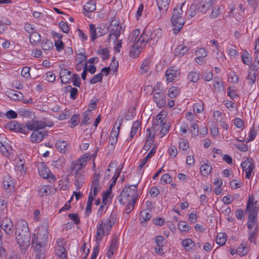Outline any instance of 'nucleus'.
<instances>
[{"mask_svg": "<svg viewBox=\"0 0 259 259\" xmlns=\"http://www.w3.org/2000/svg\"><path fill=\"white\" fill-rule=\"evenodd\" d=\"M139 128L141 129V123L138 120L134 121L133 123L132 127L130 133V138L127 139V140L129 141L132 140L133 138L137 133V132Z\"/></svg>", "mask_w": 259, "mask_h": 259, "instance_id": "obj_31", "label": "nucleus"}, {"mask_svg": "<svg viewBox=\"0 0 259 259\" xmlns=\"http://www.w3.org/2000/svg\"><path fill=\"white\" fill-rule=\"evenodd\" d=\"M159 12H157L155 15L154 19L156 21H158L159 20L162 19L165 17L167 10L164 9H158Z\"/></svg>", "mask_w": 259, "mask_h": 259, "instance_id": "obj_58", "label": "nucleus"}, {"mask_svg": "<svg viewBox=\"0 0 259 259\" xmlns=\"http://www.w3.org/2000/svg\"><path fill=\"white\" fill-rule=\"evenodd\" d=\"M0 151L7 157L12 158L13 156L12 148L4 137L0 136Z\"/></svg>", "mask_w": 259, "mask_h": 259, "instance_id": "obj_9", "label": "nucleus"}, {"mask_svg": "<svg viewBox=\"0 0 259 259\" xmlns=\"http://www.w3.org/2000/svg\"><path fill=\"white\" fill-rule=\"evenodd\" d=\"M67 143L66 141L58 140L56 141V146L57 149L61 153H65L66 150Z\"/></svg>", "mask_w": 259, "mask_h": 259, "instance_id": "obj_40", "label": "nucleus"}, {"mask_svg": "<svg viewBox=\"0 0 259 259\" xmlns=\"http://www.w3.org/2000/svg\"><path fill=\"white\" fill-rule=\"evenodd\" d=\"M118 120V119L116 120V121L115 123L114 126H113L110 134V137L116 138L117 139L119 133V130L121 124V123L123 121V119L121 118L119 120V122L117 123V121Z\"/></svg>", "mask_w": 259, "mask_h": 259, "instance_id": "obj_23", "label": "nucleus"}, {"mask_svg": "<svg viewBox=\"0 0 259 259\" xmlns=\"http://www.w3.org/2000/svg\"><path fill=\"white\" fill-rule=\"evenodd\" d=\"M182 245L187 251H191L195 246V243L189 238L184 239L182 241Z\"/></svg>", "mask_w": 259, "mask_h": 259, "instance_id": "obj_28", "label": "nucleus"}, {"mask_svg": "<svg viewBox=\"0 0 259 259\" xmlns=\"http://www.w3.org/2000/svg\"><path fill=\"white\" fill-rule=\"evenodd\" d=\"M168 96L171 98H174L176 97L180 93V89L176 87H171L168 89Z\"/></svg>", "mask_w": 259, "mask_h": 259, "instance_id": "obj_49", "label": "nucleus"}, {"mask_svg": "<svg viewBox=\"0 0 259 259\" xmlns=\"http://www.w3.org/2000/svg\"><path fill=\"white\" fill-rule=\"evenodd\" d=\"M153 97L154 101L159 108H162L166 104V95L160 90L154 89L153 90Z\"/></svg>", "mask_w": 259, "mask_h": 259, "instance_id": "obj_10", "label": "nucleus"}, {"mask_svg": "<svg viewBox=\"0 0 259 259\" xmlns=\"http://www.w3.org/2000/svg\"><path fill=\"white\" fill-rule=\"evenodd\" d=\"M8 96L14 100H19L23 98V94L19 91L10 90L7 92Z\"/></svg>", "mask_w": 259, "mask_h": 259, "instance_id": "obj_32", "label": "nucleus"}, {"mask_svg": "<svg viewBox=\"0 0 259 259\" xmlns=\"http://www.w3.org/2000/svg\"><path fill=\"white\" fill-rule=\"evenodd\" d=\"M41 232L40 229H39L38 234H33L32 238V244H36V246H35V259H44L45 257L44 252L39 249L47 240L48 232L47 230L44 234H41Z\"/></svg>", "mask_w": 259, "mask_h": 259, "instance_id": "obj_2", "label": "nucleus"}, {"mask_svg": "<svg viewBox=\"0 0 259 259\" xmlns=\"http://www.w3.org/2000/svg\"><path fill=\"white\" fill-rule=\"evenodd\" d=\"M103 76V73L101 72L94 75L93 77L90 80V83L91 84H95L98 82L102 81Z\"/></svg>", "mask_w": 259, "mask_h": 259, "instance_id": "obj_59", "label": "nucleus"}, {"mask_svg": "<svg viewBox=\"0 0 259 259\" xmlns=\"http://www.w3.org/2000/svg\"><path fill=\"white\" fill-rule=\"evenodd\" d=\"M211 166L208 163L202 164L200 167V172L203 176H207L211 170Z\"/></svg>", "mask_w": 259, "mask_h": 259, "instance_id": "obj_44", "label": "nucleus"}, {"mask_svg": "<svg viewBox=\"0 0 259 259\" xmlns=\"http://www.w3.org/2000/svg\"><path fill=\"white\" fill-rule=\"evenodd\" d=\"M101 189V186L100 185L99 179L98 175L95 174V177L93 180L91 189L92 194L94 196V199L96 197L98 193L100 192Z\"/></svg>", "mask_w": 259, "mask_h": 259, "instance_id": "obj_18", "label": "nucleus"}, {"mask_svg": "<svg viewBox=\"0 0 259 259\" xmlns=\"http://www.w3.org/2000/svg\"><path fill=\"white\" fill-rule=\"evenodd\" d=\"M242 59L243 63L247 65H250L251 63V58L247 52H244L242 53Z\"/></svg>", "mask_w": 259, "mask_h": 259, "instance_id": "obj_55", "label": "nucleus"}, {"mask_svg": "<svg viewBox=\"0 0 259 259\" xmlns=\"http://www.w3.org/2000/svg\"><path fill=\"white\" fill-rule=\"evenodd\" d=\"M199 12V11H198V6L196 4H192L186 12V14L189 18H191Z\"/></svg>", "mask_w": 259, "mask_h": 259, "instance_id": "obj_29", "label": "nucleus"}, {"mask_svg": "<svg viewBox=\"0 0 259 259\" xmlns=\"http://www.w3.org/2000/svg\"><path fill=\"white\" fill-rule=\"evenodd\" d=\"M164 116L165 115L163 114V112H160L156 116L155 122L153 126L156 127L159 126L160 124H162Z\"/></svg>", "mask_w": 259, "mask_h": 259, "instance_id": "obj_54", "label": "nucleus"}, {"mask_svg": "<svg viewBox=\"0 0 259 259\" xmlns=\"http://www.w3.org/2000/svg\"><path fill=\"white\" fill-rule=\"evenodd\" d=\"M243 171L245 172V178L250 179L253 169L254 168V163L251 158H247L241 164Z\"/></svg>", "mask_w": 259, "mask_h": 259, "instance_id": "obj_13", "label": "nucleus"}, {"mask_svg": "<svg viewBox=\"0 0 259 259\" xmlns=\"http://www.w3.org/2000/svg\"><path fill=\"white\" fill-rule=\"evenodd\" d=\"M71 73L70 71L67 69H62L60 72V76L61 82L63 84H66L70 80Z\"/></svg>", "mask_w": 259, "mask_h": 259, "instance_id": "obj_24", "label": "nucleus"}, {"mask_svg": "<svg viewBox=\"0 0 259 259\" xmlns=\"http://www.w3.org/2000/svg\"><path fill=\"white\" fill-rule=\"evenodd\" d=\"M65 90L66 92H70V97L72 99L74 100L77 98L78 90L76 88H72L71 85H67Z\"/></svg>", "mask_w": 259, "mask_h": 259, "instance_id": "obj_46", "label": "nucleus"}, {"mask_svg": "<svg viewBox=\"0 0 259 259\" xmlns=\"http://www.w3.org/2000/svg\"><path fill=\"white\" fill-rule=\"evenodd\" d=\"M74 177V184L76 190H79L82 187L85 180L84 174L73 175Z\"/></svg>", "mask_w": 259, "mask_h": 259, "instance_id": "obj_22", "label": "nucleus"}, {"mask_svg": "<svg viewBox=\"0 0 259 259\" xmlns=\"http://www.w3.org/2000/svg\"><path fill=\"white\" fill-rule=\"evenodd\" d=\"M226 234L224 233H220L217 235L216 238V242L219 245L222 246L224 245L226 242Z\"/></svg>", "mask_w": 259, "mask_h": 259, "instance_id": "obj_47", "label": "nucleus"}, {"mask_svg": "<svg viewBox=\"0 0 259 259\" xmlns=\"http://www.w3.org/2000/svg\"><path fill=\"white\" fill-rule=\"evenodd\" d=\"M30 233L16 236L17 243L21 249L25 250L30 244Z\"/></svg>", "mask_w": 259, "mask_h": 259, "instance_id": "obj_14", "label": "nucleus"}, {"mask_svg": "<svg viewBox=\"0 0 259 259\" xmlns=\"http://www.w3.org/2000/svg\"><path fill=\"white\" fill-rule=\"evenodd\" d=\"M52 164L54 167L60 169L64 166L65 163L62 159H59L53 161Z\"/></svg>", "mask_w": 259, "mask_h": 259, "instance_id": "obj_64", "label": "nucleus"}, {"mask_svg": "<svg viewBox=\"0 0 259 259\" xmlns=\"http://www.w3.org/2000/svg\"><path fill=\"white\" fill-rule=\"evenodd\" d=\"M152 217L150 210L146 209L141 211L139 219L142 224L146 223Z\"/></svg>", "mask_w": 259, "mask_h": 259, "instance_id": "obj_27", "label": "nucleus"}, {"mask_svg": "<svg viewBox=\"0 0 259 259\" xmlns=\"http://www.w3.org/2000/svg\"><path fill=\"white\" fill-rule=\"evenodd\" d=\"M36 120L28 121L25 123L26 129L28 133V130L37 131Z\"/></svg>", "mask_w": 259, "mask_h": 259, "instance_id": "obj_50", "label": "nucleus"}, {"mask_svg": "<svg viewBox=\"0 0 259 259\" xmlns=\"http://www.w3.org/2000/svg\"><path fill=\"white\" fill-rule=\"evenodd\" d=\"M189 147L188 142L187 140L181 139L179 142V148L183 151H186Z\"/></svg>", "mask_w": 259, "mask_h": 259, "instance_id": "obj_62", "label": "nucleus"}, {"mask_svg": "<svg viewBox=\"0 0 259 259\" xmlns=\"http://www.w3.org/2000/svg\"><path fill=\"white\" fill-rule=\"evenodd\" d=\"M185 3H183L180 7L174 9L173 11V14L171 18L180 19L183 18L182 15L183 14L182 7L185 5Z\"/></svg>", "mask_w": 259, "mask_h": 259, "instance_id": "obj_39", "label": "nucleus"}, {"mask_svg": "<svg viewBox=\"0 0 259 259\" xmlns=\"http://www.w3.org/2000/svg\"><path fill=\"white\" fill-rule=\"evenodd\" d=\"M257 223V215H248V219L247 223V225L248 229L251 230L254 227H256Z\"/></svg>", "mask_w": 259, "mask_h": 259, "instance_id": "obj_34", "label": "nucleus"}, {"mask_svg": "<svg viewBox=\"0 0 259 259\" xmlns=\"http://www.w3.org/2000/svg\"><path fill=\"white\" fill-rule=\"evenodd\" d=\"M189 50V48L185 46L184 44L178 46L175 50V55L179 57L184 56Z\"/></svg>", "mask_w": 259, "mask_h": 259, "instance_id": "obj_25", "label": "nucleus"}, {"mask_svg": "<svg viewBox=\"0 0 259 259\" xmlns=\"http://www.w3.org/2000/svg\"><path fill=\"white\" fill-rule=\"evenodd\" d=\"M172 178L167 173L163 175L160 179L161 184L165 185L166 184L170 183L172 181Z\"/></svg>", "mask_w": 259, "mask_h": 259, "instance_id": "obj_56", "label": "nucleus"}, {"mask_svg": "<svg viewBox=\"0 0 259 259\" xmlns=\"http://www.w3.org/2000/svg\"><path fill=\"white\" fill-rule=\"evenodd\" d=\"M94 200V196H93L92 194V190L90 192L89 196H88V200L87 201V207L85 210V214L87 216H89L90 214L91 213L92 211V206L93 204V201Z\"/></svg>", "mask_w": 259, "mask_h": 259, "instance_id": "obj_35", "label": "nucleus"}, {"mask_svg": "<svg viewBox=\"0 0 259 259\" xmlns=\"http://www.w3.org/2000/svg\"><path fill=\"white\" fill-rule=\"evenodd\" d=\"M212 4V0H201L196 5L198 6L199 13L205 14L209 10Z\"/></svg>", "mask_w": 259, "mask_h": 259, "instance_id": "obj_19", "label": "nucleus"}, {"mask_svg": "<svg viewBox=\"0 0 259 259\" xmlns=\"http://www.w3.org/2000/svg\"><path fill=\"white\" fill-rule=\"evenodd\" d=\"M5 128L11 131L19 132L25 135H27L28 134L25 126L16 121H12L7 123L5 124Z\"/></svg>", "mask_w": 259, "mask_h": 259, "instance_id": "obj_12", "label": "nucleus"}, {"mask_svg": "<svg viewBox=\"0 0 259 259\" xmlns=\"http://www.w3.org/2000/svg\"><path fill=\"white\" fill-rule=\"evenodd\" d=\"M89 27L92 41H94V40L98 37L97 28L95 27V25L94 24H90Z\"/></svg>", "mask_w": 259, "mask_h": 259, "instance_id": "obj_48", "label": "nucleus"}, {"mask_svg": "<svg viewBox=\"0 0 259 259\" xmlns=\"http://www.w3.org/2000/svg\"><path fill=\"white\" fill-rule=\"evenodd\" d=\"M178 226L179 229L181 232H188L189 230L188 224L185 221L179 222Z\"/></svg>", "mask_w": 259, "mask_h": 259, "instance_id": "obj_57", "label": "nucleus"}, {"mask_svg": "<svg viewBox=\"0 0 259 259\" xmlns=\"http://www.w3.org/2000/svg\"><path fill=\"white\" fill-rule=\"evenodd\" d=\"M37 167L40 177L44 179H48L50 183H53L56 181L55 176L50 171L44 162H38Z\"/></svg>", "mask_w": 259, "mask_h": 259, "instance_id": "obj_7", "label": "nucleus"}, {"mask_svg": "<svg viewBox=\"0 0 259 259\" xmlns=\"http://www.w3.org/2000/svg\"><path fill=\"white\" fill-rule=\"evenodd\" d=\"M187 78L191 82H196L199 79V74L196 71H190Z\"/></svg>", "mask_w": 259, "mask_h": 259, "instance_id": "obj_45", "label": "nucleus"}, {"mask_svg": "<svg viewBox=\"0 0 259 259\" xmlns=\"http://www.w3.org/2000/svg\"><path fill=\"white\" fill-rule=\"evenodd\" d=\"M84 10L88 13L94 12L96 9V2L95 0H89L84 5Z\"/></svg>", "mask_w": 259, "mask_h": 259, "instance_id": "obj_33", "label": "nucleus"}, {"mask_svg": "<svg viewBox=\"0 0 259 259\" xmlns=\"http://www.w3.org/2000/svg\"><path fill=\"white\" fill-rule=\"evenodd\" d=\"M41 48L44 52L50 51L53 49V42L47 39H44L41 41Z\"/></svg>", "mask_w": 259, "mask_h": 259, "instance_id": "obj_38", "label": "nucleus"}, {"mask_svg": "<svg viewBox=\"0 0 259 259\" xmlns=\"http://www.w3.org/2000/svg\"><path fill=\"white\" fill-rule=\"evenodd\" d=\"M89 155L87 154L81 156L76 160L73 161L70 166L71 175L84 174L83 169L85 168Z\"/></svg>", "mask_w": 259, "mask_h": 259, "instance_id": "obj_4", "label": "nucleus"}, {"mask_svg": "<svg viewBox=\"0 0 259 259\" xmlns=\"http://www.w3.org/2000/svg\"><path fill=\"white\" fill-rule=\"evenodd\" d=\"M170 0H156V4L158 9L167 10Z\"/></svg>", "mask_w": 259, "mask_h": 259, "instance_id": "obj_42", "label": "nucleus"}, {"mask_svg": "<svg viewBox=\"0 0 259 259\" xmlns=\"http://www.w3.org/2000/svg\"><path fill=\"white\" fill-rule=\"evenodd\" d=\"M51 187L50 186L42 185L39 187L38 194L40 196L49 195L51 194Z\"/></svg>", "mask_w": 259, "mask_h": 259, "instance_id": "obj_36", "label": "nucleus"}, {"mask_svg": "<svg viewBox=\"0 0 259 259\" xmlns=\"http://www.w3.org/2000/svg\"><path fill=\"white\" fill-rule=\"evenodd\" d=\"M29 38L31 44L35 46L40 41L41 36L40 34L35 31L29 34Z\"/></svg>", "mask_w": 259, "mask_h": 259, "instance_id": "obj_30", "label": "nucleus"}, {"mask_svg": "<svg viewBox=\"0 0 259 259\" xmlns=\"http://www.w3.org/2000/svg\"><path fill=\"white\" fill-rule=\"evenodd\" d=\"M137 190V185L124 187L118 197L119 203L125 204L127 202H136L139 197Z\"/></svg>", "mask_w": 259, "mask_h": 259, "instance_id": "obj_1", "label": "nucleus"}, {"mask_svg": "<svg viewBox=\"0 0 259 259\" xmlns=\"http://www.w3.org/2000/svg\"><path fill=\"white\" fill-rule=\"evenodd\" d=\"M45 138V134L42 132L33 131L30 136V140L33 143H38Z\"/></svg>", "mask_w": 259, "mask_h": 259, "instance_id": "obj_21", "label": "nucleus"}, {"mask_svg": "<svg viewBox=\"0 0 259 259\" xmlns=\"http://www.w3.org/2000/svg\"><path fill=\"white\" fill-rule=\"evenodd\" d=\"M151 65V61L150 59H146L143 62L139 72L141 75H143L148 73L149 70L150 69V67Z\"/></svg>", "mask_w": 259, "mask_h": 259, "instance_id": "obj_26", "label": "nucleus"}, {"mask_svg": "<svg viewBox=\"0 0 259 259\" xmlns=\"http://www.w3.org/2000/svg\"><path fill=\"white\" fill-rule=\"evenodd\" d=\"M1 227L5 233L8 235L11 234L13 232V223L9 218H5L3 219L1 224Z\"/></svg>", "mask_w": 259, "mask_h": 259, "instance_id": "obj_17", "label": "nucleus"}, {"mask_svg": "<svg viewBox=\"0 0 259 259\" xmlns=\"http://www.w3.org/2000/svg\"><path fill=\"white\" fill-rule=\"evenodd\" d=\"M180 75V70L174 66L169 67L165 72V77L166 80L169 82H171L178 78Z\"/></svg>", "mask_w": 259, "mask_h": 259, "instance_id": "obj_16", "label": "nucleus"}, {"mask_svg": "<svg viewBox=\"0 0 259 259\" xmlns=\"http://www.w3.org/2000/svg\"><path fill=\"white\" fill-rule=\"evenodd\" d=\"M100 225L97 227L95 236L96 243L98 244H100L104 236L108 235L109 234L115 223L114 219L111 217L102 219Z\"/></svg>", "mask_w": 259, "mask_h": 259, "instance_id": "obj_3", "label": "nucleus"}, {"mask_svg": "<svg viewBox=\"0 0 259 259\" xmlns=\"http://www.w3.org/2000/svg\"><path fill=\"white\" fill-rule=\"evenodd\" d=\"M30 68L28 66L23 67L21 73V75L26 79L30 78Z\"/></svg>", "mask_w": 259, "mask_h": 259, "instance_id": "obj_63", "label": "nucleus"}, {"mask_svg": "<svg viewBox=\"0 0 259 259\" xmlns=\"http://www.w3.org/2000/svg\"><path fill=\"white\" fill-rule=\"evenodd\" d=\"M3 186H4V188L6 190H10V191H11L14 188L13 183L9 179H8L7 180H4V181H3Z\"/></svg>", "mask_w": 259, "mask_h": 259, "instance_id": "obj_60", "label": "nucleus"}, {"mask_svg": "<svg viewBox=\"0 0 259 259\" xmlns=\"http://www.w3.org/2000/svg\"><path fill=\"white\" fill-rule=\"evenodd\" d=\"M257 233V227H254V229L250 230V231L248 232L249 234V238L248 240L251 242H255L256 235Z\"/></svg>", "mask_w": 259, "mask_h": 259, "instance_id": "obj_53", "label": "nucleus"}, {"mask_svg": "<svg viewBox=\"0 0 259 259\" xmlns=\"http://www.w3.org/2000/svg\"><path fill=\"white\" fill-rule=\"evenodd\" d=\"M144 35H141L135 44H132L130 51V56L134 58L137 57L141 52L142 49L146 45V40L144 39Z\"/></svg>", "mask_w": 259, "mask_h": 259, "instance_id": "obj_8", "label": "nucleus"}, {"mask_svg": "<svg viewBox=\"0 0 259 259\" xmlns=\"http://www.w3.org/2000/svg\"><path fill=\"white\" fill-rule=\"evenodd\" d=\"M140 34V31L139 29H135L133 30L130 34L128 37V41L130 44H135L138 40L137 37Z\"/></svg>", "mask_w": 259, "mask_h": 259, "instance_id": "obj_43", "label": "nucleus"}, {"mask_svg": "<svg viewBox=\"0 0 259 259\" xmlns=\"http://www.w3.org/2000/svg\"><path fill=\"white\" fill-rule=\"evenodd\" d=\"M157 129L160 128L159 134L161 137H163L168 132L169 130V124L168 123H163L156 127Z\"/></svg>", "mask_w": 259, "mask_h": 259, "instance_id": "obj_37", "label": "nucleus"}, {"mask_svg": "<svg viewBox=\"0 0 259 259\" xmlns=\"http://www.w3.org/2000/svg\"><path fill=\"white\" fill-rule=\"evenodd\" d=\"M257 73L255 72H251L248 71V75L247 76V80H248V83L250 85H252L255 82L256 78Z\"/></svg>", "mask_w": 259, "mask_h": 259, "instance_id": "obj_52", "label": "nucleus"}, {"mask_svg": "<svg viewBox=\"0 0 259 259\" xmlns=\"http://www.w3.org/2000/svg\"><path fill=\"white\" fill-rule=\"evenodd\" d=\"M162 34L161 29H156L153 31L149 30L147 28L141 35H144V39L146 44L148 42L150 45L156 44Z\"/></svg>", "mask_w": 259, "mask_h": 259, "instance_id": "obj_5", "label": "nucleus"}, {"mask_svg": "<svg viewBox=\"0 0 259 259\" xmlns=\"http://www.w3.org/2000/svg\"><path fill=\"white\" fill-rule=\"evenodd\" d=\"M171 22L173 26V30L175 33H177L182 29L184 23V20L183 18L180 19L171 18Z\"/></svg>", "mask_w": 259, "mask_h": 259, "instance_id": "obj_20", "label": "nucleus"}, {"mask_svg": "<svg viewBox=\"0 0 259 259\" xmlns=\"http://www.w3.org/2000/svg\"><path fill=\"white\" fill-rule=\"evenodd\" d=\"M97 54L101 56L103 60H107L109 58V52L107 48H99L97 51Z\"/></svg>", "mask_w": 259, "mask_h": 259, "instance_id": "obj_51", "label": "nucleus"}, {"mask_svg": "<svg viewBox=\"0 0 259 259\" xmlns=\"http://www.w3.org/2000/svg\"><path fill=\"white\" fill-rule=\"evenodd\" d=\"M108 29L109 31L108 41L109 42L111 41L115 42L118 38L121 33V27H119V22L117 21L112 20L110 22Z\"/></svg>", "mask_w": 259, "mask_h": 259, "instance_id": "obj_6", "label": "nucleus"}, {"mask_svg": "<svg viewBox=\"0 0 259 259\" xmlns=\"http://www.w3.org/2000/svg\"><path fill=\"white\" fill-rule=\"evenodd\" d=\"M30 233L29 230L28 226L26 221L20 220L18 221L16 225V234L22 235Z\"/></svg>", "mask_w": 259, "mask_h": 259, "instance_id": "obj_15", "label": "nucleus"}, {"mask_svg": "<svg viewBox=\"0 0 259 259\" xmlns=\"http://www.w3.org/2000/svg\"><path fill=\"white\" fill-rule=\"evenodd\" d=\"M246 210L250 215H257L258 211L257 201L255 200L253 195H249L246 205Z\"/></svg>", "mask_w": 259, "mask_h": 259, "instance_id": "obj_11", "label": "nucleus"}, {"mask_svg": "<svg viewBox=\"0 0 259 259\" xmlns=\"http://www.w3.org/2000/svg\"><path fill=\"white\" fill-rule=\"evenodd\" d=\"M115 170L116 171H115V174H114V176L112 177L113 181H112V183L110 184L109 188L108 189L109 190H110L111 191L112 190V188L113 187H114V186L116 184V180L120 174L121 170L120 169L117 170V169H115Z\"/></svg>", "mask_w": 259, "mask_h": 259, "instance_id": "obj_61", "label": "nucleus"}, {"mask_svg": "<svg viewBox=\"0 0 259 259\" xmlns=\"http://www.w3.org/2000/svg\"><path fill=\"white\" fill-rule=\"evenodd\" d=\"M55 254L62 259L65 258L67 256L65 248L60 245H58V247L56 249Z\"/></svg>", "mask_w": 259, "mask_h": 259, "instance_id": "obj_41", "label": "nucleus"}]
</instances>
